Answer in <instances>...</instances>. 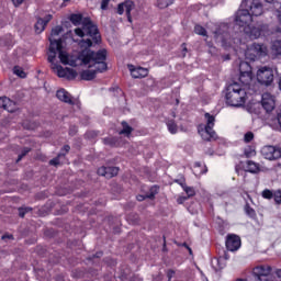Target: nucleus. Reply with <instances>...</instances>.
<instances>
[{
  "label": "nucleus",
  "mask_w": 281,
  "mask_h": 281,
  "mask_svg": "<svg viewBox=\"0 0 281 281\" xmlns=\"http://www.w3.org/2000/svg\"><path fill=\"white\" fill-rule=\"evenodd\" d=\"M123 130L120 132V135H131L133 133V127L128 125L126 122H122Z\"/></svg>",
  "instance_id": "c85d7f7f"
},
{
  "label": "nucleus",
  "mask_w": 281,
  "mask_h": 281,
  "mask_svg": "<svg viewBox=\"0 0 281 281\" xmlns=\"http://www.w3.org/2000/svg\"><path fill=\"white\" fill-rule=\"evenodd\" d=\"M60 32H63V26H56L55 29L52 30V36H59Z\"/></svg>",
  "instance_id": "ea45409f"
},
{
  "label": "nucleus",
  "mask_w": 281,
  "mask_h": 281,
  "mask_svg": "<svg viewBox=\"0 0 281 281\" xmlns=\"http://www.w3.org/2000/svg\"><path fill=\"white\" fill-rule=\"evenodd\" d=\"M32 212V207H27V206H24V207H20L19 209V216L21 218H24L25 217V214Z\"/></svg>",
  "instance_id": "c9c22d12"
},
{
  "label": "nucleus",
  "mask_w": 281,
  "mask_h": 281,
  "mask_svg": "<svg viewBox=\"0 0 281 281\" xmlns=\"http://www.w3.org/2000/svg\"><path fill=\"white\" fill-rule=\"evenodd\" d=\"M246 170L247 172H251L252 175H256L257 172H260V166L252 160H248Z\"/></svg>",
  "instance_id": "4be33fe9"
},
{
  "label": "nucleus",
  "mask_w": 281,
  "mask_h": 281,
  "mask_svg": "<svg viewBox=\"0 0 281 281\" xmlns=\"http://www.w3.org/2000/svg\"><path fill=\"white\" fill-rule=\"evenodd\" d=\"M70 21L74 25H80L81 27L75 29L76 36L83 38L79 45L80 47H92L93 44L98 45L101 41L98 26L89 18H82V14H71ZM88 36L87 38H85Z\"/></svg>",
  "instance_id": "f03ea898"
},
{
  "label": "nucleus",
  "mask_w": 281,
  "mask_h": 281,
  "mask_svg": "<svg viewBox=\"0 0 281 281\" xmlns=\"http://www.w3.org/2000/svg\"><path fill=\"white\" fill-rule=\"evenodd\" d=\"M235 281H251V280H248V279H236Z\"/></svg>",
  "instance_id": "5fc2aeb1"
},
{
  "label": "nucleus",
  "mask_w": 281,
  "mask_h": 281,
  "mask_svg": "<svg viewBox=\"0 0 281 281\" xmlns=\"http://www.w3.org/2000/svg\"><path fill=\"white\" fill-rule=\"evenodd\" d=\"M5 238H12V235H3L2 240H5Z\"/></svg>",
  "instance_id": "864d4df0"
},
{
  "label": "nucleus",
  "mask_w": 281,
  "mask_h": 281,
  "mask_svg": "<svg viewBox=\"0 0 281 281\" xmlns=\"http://www.w3.org/2000/svg\"><path fill=\"white\" fill-rule=\"evenodd\" d=\"M212 266L214 267L215 271H221V269H225V261L223 257L213 259Z\"/></svg>",
  "instance_id": "5701e85b"
},
{
  "label": "nucleus",
  "mask_w": 281,
  "mask_h": 281,
  "mask_svg": "<svg viewBox=\"0 0 281 281\" xmlns=\"http://www.w3.org/2000/svg\"><path fill=\"white\" fill-rule=\"evenodd\" d=\"M127 67L131 71L132 78H146V76H148V69L146 68H143V67L135 68V66L133 65H128Z\"/></svg>",
  "instance_id": "6ab92c4d"
},
{
  "label": "nucleus",
  "mask_w": 281,
  "mask_h": 281,
  "mask_svg": "<svg viewBox=\"0 0 281 281\" xmlns=\"http://www.w3.org/2000/svg\"><path fill=\"white\" fill-rule=\"evenodd\" d=\"M183 247H187V249L189 250V254L192 255V248L188 247V244H183Z\"/></svg>",
  "instance_id": "3c124183"
},
{
  "label": "nucleus",
  "mask_w": 281,
  "mask_h": 281,
  "mask_svg": "<svg viewBox=\"0 0 281 281\" xmlns=\"http://www.w3.org/2000/svg\"><path fill=\"white\" fill-rule=\"evenodd\" d=\"M133 10H135V2L133 0H126L117 5L116 12L120 15L125 12L128 23H133V15L131 14Z\"/></svg>",
  "instance_id": "4468645a"
},
{
  "label": "nucleus",
  "mask_w": 281,
  "mask_h": 281,
  "mask_svg": "<svg viewBox=\"0 0 281 281\" xmlns=\"http://www.w3.org/2000/svg\"><path fill=\"white\" fill-rule=\"evenodd\" d=\"M159 194V187L154 186L149 189V191L145 194L146 199H155V195Z\"/></svg>",
  "instance_id": "cd10ccee"
},
{
  "label": "nucleus",
  "mask_w": 281,
  "mask_h": 281,
  "mask_svg": "<svg viewBox=\"0 0 281 281\" xmlns=\"http://www.w3.org/2000/svg\"><path fill=\"white\" fill-rule=\"evenodd\" d=\"M204 117L206 120V125H200L198 128V133L199 135H201L204 142H212V139L214 140L218 137L216 136V132L214 131V123L216 122V119L210 113H205Z\"/></svg>",
  "instance_id": "423d86ee"
},
{
  "label": "nucleus",
  "mask_w": 281,
  "mask_h": 281,
  "mask_svg": "<svg viewBox=\"0 0 281 281\" xmlns=\"http://www.w3.org/2000/svg\"><path fill=\"white\" fill-rule=\"evenodd\" d=\"M117 172H120V168L117 167H101L98 169V175L100 177H105V179L117 177Z\"/></svg>",
  "instance_id": "a211bd4d"
},
{
  "label": "nucleus",
  "mask_w": 281,
  "mask_h": 281,
  "mask_svg": "<svg viewBox=\"0 0 281 281\" xmlns=\"http://www.w3.org/2000/svg\"><path fill=\"white\" fill-rule=\"evenodd\" d=\"M144 199H146V195H138L137 196V201H144Z\"/></svg>",
  "instance_id": "8fccbe9b"
},
{
  "label": "nucleus",
  "mask_w": 281,
  "mask_h": 281,
  "mask_svg": "<svg viewBox=\"0 0 281 281\" xmlns=\"http://www.w3.org/2000/svg\"><path fill=\"white\" fill-rule=\"evenodd\" d=\"M16 110V103L9 98L5 99L4 103V111H8L9 113H14Z\"/></svg>",
  "instance_id": "393cba45"
},
{
  "label": "nucleus",
  "mask_w": 281,
  "mask_h": 281,
  "mask_svg": "<svg viewBox=\"0 0 281 281\" xmlns=\"http://www.w3.org/2000/svg\"><path fill=\"white\" fill-rule=\"evenodd\" d=\"M251 12H249V9L246 8H241V10H239L236 14L235 18V22L236 25H239V27L243 30H245V27H247V25H249V23H251L252 18H251Z\"/></svg>",
  "instance_id": "f8f14e48"
},
{
  "label": "nucleus",
  "mask_w": 281,
  "mask_h": 281,
  "mask_svg": "<svg viewBox=\"0 0 281 281\" xmlns=\"http://www.w3.org/2000/svg\"><path fill=\"white\" fill-rule=\"evenodd\" d=\"M95 135H98V134H95L94 132L87 133V137H95Z\"/></svg>",
  "instance_id": "09e8293b"
},
{
  "label": "nucleus",
  "mask_w": 281,
  "mask_h": 281,
  "mask_svg": "<svg viewBox=\"0 0 281 281\" xmlns=\"http://www.w3.org/2000/svg\"><path fill=\"white\" fill-rule=\"evenodd\" d=\"M194 32L195 34H199V36H207V31L205 30V27L199 24L194 26Z\"/></svg>",
  "instance_id": "2f4dec72"
},
{
  "label": "nucleus",
  "mask_w": 281,
  "mask_h": 281,
  "mask_svg": "<svg viewBox=\"0 0 281 281\" xmlns=\"http://www.w3.org/2000/svg\"><path fill=\"white\" fill-rule=\"evenodd\" d=\"M256 89L243 88L238 82H233L226 88V104L229 106H245L247 95H254Z\"/></svg>",
  "instance_id": "20e7f679"
},
{
  "label": "nucleus",
  "mask_w": 281,
  "mask_h": 281,
  "mask_svg": "<svg viewBox=\"0 0 281 281\" xmlns=\"http://www.w3.org/2000/svg\"><path fill=\"white\" fill-rule=\"evenodd\" d=\"M177 115L175 113H172V117H176Z\"/></svg>",
  "instance_id": "bf43d9fd"
},
{
  "label": "nucleus",
  "mask_w": 281,
  "mask_h": 281,
  "mask_svg": "<svg viewBox=\"0 0 281 281\" xmlns=\"http://www.w3.org/2000/svg\"><path fill=\"white\" fill-rule=\"evenodd\" d=\"M274 78L276 75L271 67L263 66L257 70V82H259V85H263V87H271Z\"/></svg>",
  "instance_id": "9d476101"
},
{
  "label": "nucleus",
  "mask_w": 281,
  "mask_h": 281,
  "mask_svg": "<svg viewBox=\"0 0 281 281\" xmlns=\"http://www.w3.org/2000/svg\"><path fill=\"white\" fill-rule=\"evenodd\" d=\"M244 139H245L246 144H249V142H251V139H254V133L247 132L244 136Z\"/></svg>",
  "instance_id": "a19ab883"
},
{
  "label": "nucleus",
  "mask_w": 281,
  "mask_h": 281,
  "mask_svg": "<svg viewBox=\"0 0 281 281\" xmlns=\"http://www.w3.org/2000/svg\"><path fill=\"white\" fill-rule=\"evenodd\" d=\"M188 196H179L178 200H177V203H179V205H182V203H186V201H188Z\"/></svg>",
  "instance_id": "79ce46f5"
},
{
  "label": "nucleus",
  "mask_w": 281,
  "mask_h": 281,
  "mask_svg": "<svg viewBox=\"0 0 281 281\" xmlns=\"http://www.w3.org/2000/svg\"><path fill=\"white\" fill-rule=\"evenodd\" d=\"M181 188L186 192L187 196L190 199L196 194V191H194V188L188 187L186 183H181Z\"/></svg>",
  "instance_id": "bb28decb"
},
{
  "label": "nucleus",
  "mask_w": 281,
  "mask_h": 281,
  "mask_svg": "<svg viewBox=\"0 0 281 281\" xmlns=\"http://www.w3.org/2000/svg\"><path fill=\"white\" fill-rule=\"evenodd\" d=\"M261 155L265 157V159H269L270 161H273V159H280L281 158V148L276 146H263L261 148Z\"/></svg>",
  "instance_id": "2eb2a0df"
},
{
  "label": "nucleus",
  "mask_w": 281,
  "mask_h": 281,
  "mask_svg": "<svg viewBox=\"0 0 281 281\" xmlns=\"http://www.w3.org/2000/svg\"><path fill=\"white\" fill-rule=\"evenodd\" d=\"M167 126H168L169 133H171L172 135H175L177 131H179V128L177 127V123H175L173 120H169L167 122Z\"/></svg>",
  "instance_id": "7c9ffc66"
},
{
  "label": "nucleus",
  "mask_w": 281,
  "mask_h": 281,
  "mask_svg": "<svg viewBox=\"0 0 281 281\" xmlns=\"http://www.w3.org/2000/svg\"><path fill=\"white\" fill-rule=\"evenodd\" d=\"M276 0H266L267 3H273Z\"/></svg>",
  "instance_id": "6e6d98bb"
},
{
  "label": "nucleus",
  "mask_w": 281,
  "mask_h": 281,
  "mask_svg": "<svg viewBox=\"0 0 281 281\" xmlns=\"http://www.w3.org/2000/svg\"><path fill=\"white\" fill-rule=\"evenodd\" d=\"M195 166H196L198 168H200V167H201V162H195Z\"/></svg>",
  "instance_id": "4d7b16f0"
},
{
  "label": "nucleus",
  "mask_w": 281,
  "mask_h": 281,
  "mask_svg": "<svg viewBox=\"0 0 281 281\" xmlns=\"http://www.w3.org/2000/svg\"><path fill=\"white\" fill-rule=\"evenodd\" d=\"M64 1H69V0H64Z\"/></svg>",
  "instance_id": "680f3d73"
},
{
  "label": "nucleus",
  "mask_w": 281,
  "mask_h": 281,
  "mask_svg": "<svg viewBox=\"0 0 281 281\" xmlns=\"http://www.w3.org/2000/svg\"><path fill=\"white\" fill-rule=\"evenodd\" d=\"M24 1H25V0H12L13 4H14L15 7L21 5Z\"/></svg>",
  "instance_id": "49530a36"
},
{
  "label": "nucleus",
  "mask_w": 281,
  "mask_h": 281,
  "mask_svg": "<svg viewBox=\"0 0 281 281\" xmlns=\"http://www.w3.org/2000/svg\"><path fill=\"white\" fill-rule=\"evenodd\" d=\"M76 133H78V127L71 126L69 130V135H76Z\"/></svg>",
  "instance_id": "a18cd8bd"
},
{
  "label": "nucleus",
  "mask_w": 281,
  "mask_h": 281,
  "mask_svg": "<svg viewBox=\"0 0 281 281\" xmlns=\"http://www.w3.org/2000/svg\"><path fill=\"white\" fill-rule=\"evenodd\" d=\"M16 110V103L9 98L5 99L4 103V111H8L9 113H14Z\"/></svg>",
  "instance_id": "b1692460"
},
{
  "label": "nucleus",
  "mask_w": 281,
  "mask_h": 281,
  "mask_svg": "<svg viewBox=\"0 0 281 281\" xmlns=\"http://www.w3.org/2000/svg\"><path fill=\"white\" fill-rule=\"evenodd\" d=\"M267 55V46L265 44H251L245 50L246 60L255 61Z\"/></svg>",
  "instance_id": "1a4fd4ad"
},
{
  "label": "nucleus",
  "mask_w": 281,
  "mask_h": 281,
  "mask_svg": "<svg viewBox=\"0 0 281 281\" xmlns=\"http://www.w3.org/2000/svg\"><path fill=\"white\" fill-rule=\"evenodd\" d=\"M93 258H102V252H97L95 256H93Z\"/></svg>",
  "instance_id": "603ef678"
},
{
  "label": "nucleus",
  "mask_w": 281,
  "mask_h": 281,
  "mask_svg": "<svg viewBox=\"0 0 281 281\" xmlns=\"http://www.w3.org/2000/svg\"><path fill=\"white\" fill-rule=\"evenodd\" d=\"M265 27H269V24H263V23H259L256 26H244V30L241 32H244V34H246V36H248V38H260L261 34H262V30H265Z\"/></svg>",
  "instance_id": "ddd939ff"
},
{
  "label": "nucleus",
  "mask_w": 281,
  "mask_h": 281,
  "mask_svg": "<svg viewBox=\"0 0 281 281\" xmlns=\"http://www.w3.org/2000/svg\"><path fill=\"white\" fill-rule=\"evenodd\" d=\"M240 8H245L252 16L262 15V2L260 0H243Z\"/></svg>",
  "instance_id": "9b49d317"
},
{
  "label": "nucleus",
  "mask_w": 281,
  "mask_h": 281,
  "mask_svg": "<svg viewBox=\"0 0 281 281\" xmlns=\"http://www.w3.org/2000/svg\"><path fill=\"white\" fill-rule=\"evenodd\" d=\"M261 106L267 111V113H271L273 109H276V100L273 95L270 93H263L261 98Z\"/></svg>",
  "instance_id": "dca6fc26"
},
{
  "label": "nucleus",
  "mask_w": 281,
  "mask_h": 281,
  "mask_svg": "<svg viewBox=\"0 0 281 281\" xmlns=\"http://www.w3.org/2000/svg\"><path fill=\"white\" fill-rule=\"evenodd\" d=\"M59 58L63 65H69L70 67L87 65L89 69L80 74L81 80H93L95 74H102V71H106L108 69L105 61L106 49L93 52L89 47H85L78 56H69L67 53H60Z\"/></svg>",
  "instance_id": "f257e3e1"
},
{
  "label": "nucleus",
  "mask_w": 281,
  "mask_h": 281,
  "mask_svg": "<svg viewBox=\"0 0 281 281\" xmlns=\"http://www.w3.org/2000/svg\"><path fill=\"white\" fill-rule=\"evenodd\" d=\"M52 21V15H46L45 19H37V22L35 23V32L36 34H41L45 31V26L47 23Z\"/></svg>",
  "instance_id": "aec40b11"
},
{
  "label": "nucleus",
  "mask_w": 281,
  "mask_h": 281,
  "mask_svg": "<svg viewBox=\"0 0 281 281\" xmlns=\"http://www.w3.org/2000/svg\"><path fill=\"white\" fill-rule=\"evenodd\" d=\"M103 144H105V146H115L117 144V139L115 137H108L103 139Z\"/></svg>",
  "instance_id": "f704fd0d"
},
{
  "label": "nucleus",
  "mask_w": 281,
  "mask_h": 281,
  "mask_svg": "<svg viewBox=\"0 0 281 281\" xmlns=\"http://www.w3.org/2000/svg\"><path fill=\"white\" fill-rule=\"evenodd\" d=\"M226 248L228 251H238L240 249V237L238 235H228L226 238Z\"/></svg>",
  "instance_id": "f3484780"
},
{
  "label": "nucleus",
  "mask_w": 281,
  "mask_h": 281,
  "mask_svg": "<svg viewBox=\"0 0 281 281\" xmlns=\"http://www.w3.org/2000/svg\"><path fill=\"white\" fill-rule=\"evenodd\" d=\"M171 276H170V272H169V280H170Z\"/></svg>",
  "instance_id": "052dcab7"
},
{
  "label": "nucleus",
  "mask_w": 281,
  "mask_h": 281,
  "mask_svg": "<svg viewBox=\"0 0 281 281\" xmlns=\"http://www.w3.org/2000/svg\"><path fill=\"white\" fill-rule=\"evenodd\" d=\"M271 49H272V54H274V56H281V41L280 40L274 41L272 43Z\"/></svg>",
  "instance_id": "a878e982"
},
{
  "label": "nucleus",
  "mask_w": 281,
  "mask_h": 281,
  "mask_svg": "<svg viewBox=\"0 0 281 281\" xmlns=\"http://www.w3.org/2000/svg\"><path fill=\"white\" fill-rule=\"evenodd\" d=\"M5 100H8V97H1L0 98V109L5 108Z\"/></svg>",
  "instance_id": "c03bdc74"
},
{
  "label": "nucleus",
  "mask_w": 281,
  "mask_h": 281,
  "mask_svg": "<svg viewBox=\"0 0 281 281\" xmlns=\"http://www.w3.org/2000/svg\"><path fill=\"white\" fill-rule=\"evenodd\" d=\"M49 53H48V63H50V69H53L54 74L58 76V78H66V80H74L76 76H78V72L71 68H64L63 66L54 63L56 59V52L59 53V60H60V54H65L63 52V40H54L49 38Z\"/></svg>",
  "instance_id": "7ed1b4c3"
},
{
  "label": "nucleus",
  "mask_w": 281,
  "mask_h": 281,
  "mask_svg": "<svg viewBox=\"0 0 281 281\" xmlns=\"http://www.w3.org/2000/svg\"><path fill=\"white\" fill-rule=\"evenodd\" d=\"M183 50H184V52H188V48L184 47Z\"/></svg>",
  "instance_id": "13d9d810"
},
{
  "label": "nucleus",
  "mask_w": 281,
  "mask_h": 281,
  "mask_svg": "<svg viewBox=\"0 0 281 281\" xmlns=\"http://www.w3.org/2000/svg\"><path fill=\"white\" fill-rule=\"evenodd\" d=\"M271 271V266L259 265L252 269L250 281H276V276Z\"/></svg>",
  "instance_id": "0eeeda50"
},
{
  "label": "nucleus",
  "mask_w": 281,
  "mask_h": 281,
  "mask_svg": "<svg viewBox=\"0 0 281 281\" xmlns=\"http://www.w3.org/2000/svg\"><path fill=\"white\" fill-rule=\"evenodd\" d=\"M212 32L214 40L222 45V47H235V45L240 43L239 38H232V35H229V26H227V24L215 25L212 29Z\"/></svg>",
  "instance_id": "39448f33"
},
{
  "label": "nucleus",
  "mask_w": 281,
  "mask_h": 281,
  "mask_svg": "<svg viewBox=\"0 0 281 281\" xmlns=\"http://www.w3.org/2000/svg\"><path fill=\"white\" fill-rule=\"evenodd\" d=\"M272 196H273L276 203L278 205H280L281 204V191L280 190L276 191Z\"/></svg>",
  "instance_id": "58836bf2"
},
{
  "label": "nucleus",
  "mask_w": 281,
  "mask_h": 281,
  "mask_svg": "<svg viewBox=\"0 0 281 281\" xmlns=\"http://www.w3.org/2000/svg\"><path fill=\"white\" fill-rule=\"evenodd\" d=\"M261 196L263 199H273V192L269 189L262 191Z\"/></svg>",
  "instance_id": "4c0bfd02"
},
{
  "label": "nucleus",
  "mask_w": 281,
  "mask_h": 281,
  "mask_svg": "<svg viewBox=\"0 0 281 281\" xmlns=\"http://www.w3.org/2000/svg\"><path fill=\"white\" fill-rule=\"evenodd\" d=\"M239 82L243 88L246 89V91H249V89H256L254 86H251L252 75H251V66L247 61H241L239 64Z\"/></svg>",
  "instance_id": "6e6552de"
},
{
  "label": "nucleus",
  "mask_w": 281,
  "mask_h": 281,
  "mask_svg": "<svg viewBox=\"0 0 281 281\" xmlns=\"http://www.w3.org/2000/svg\"><path fill=\"white\" fill-rule=\"evenodd\" d=\"M172 3H175V0H157V5L158 8H160V10H164V8L172 5Z\"/></svg>",
  "instance_id": "c756f323"
},
{
  "label": "nucleus",
  "mask_w": 281,
  "mask_h": 281,
  "mask_svg": "<svg viewBox=\"0 0 281 281\" xmlns=\"http://www.w3.org/2000/svg\"><path fill=\"white\" fill-rule=\"evenodd\" d=\"M30 150H32V149L29 147H24L22 149V153L18 156L16 164H19V161H21V159H23V157H25V155H27V153H30Z\"/></svg>",
  "instance_id": "e433bc0d"
},
{
  "label": "nucleus",
  "mask_w": 281,
  "mask_h": 281,
  "mask_svg": "<svg viewBox=\"0 0 281 281\" xmlns=\"http://www.w3.org/2000/svg\"><path fill=\"white\" fill-rule=\"evenodd\" d=\"M64 150H65L66 153H68L69 150H71V147H69V145H65L64 148L61 149V153H63Z\"/></svg>",
  "instance_id": "de8ad7c7"
},
{
  "label": "nucleus",
  "mask_w": 281,
  "mask_h": 281,
  "mask_svg": "<svg viewBox=\"0 0 281 281\" xmlns=\"http://www.w3.org/2000/svg\"><path fill=\"white\" fill-rule=\"evenodd\" d=\"M60 157H65V153H59L57 157L49 160L50 166H59L60 165Z\"/></svg>",
  "instance_id": "473e14b6"
},
{
  "label": "nucleus",
  "mask_w": 281,
  "mask_h": 281,
  "mask_svg": "<svg viewBox=\"0 0 281 281\" xmlns=\"http://www.w3.org/2000/svg\"><path fill=\"white\" fill-rule=\"evenodd\" d=\"M56 95L61 102H66V104H74V101L71 100V94H69V92H67L65 89L58 90Z\"/></svg>",
  "instance_id": "412c9836"
},
{
  "label": "nucleus",
  "mask_w": 281,
  "mask_h": 281,
  "mask_svg": "<svg viewBox=\"0 0 281 281\" xmlns=\"http://www.w3.org/2000/svg\"><path fill=\"white\" fill-rule=\"evenodd\" d=\"M109 1H111V0H102L101 1V10H106V8H109Z\"/></svg>",
  "instance_id": "37998d69"
},
{
  "label": "nucleus",
  "mask_w": 281,
  "mask_h": 281,
  "mask_svg": "<svg viewBox=\"0 0 281 281\" xmlns=\"http://www.w3.org/2000/svg\"><path fill=\"white\" fill-rule=\"evenodd\" d=\"M13 72L15 74V76H19V78H25L27 75L25 74V70H23V68L15 66L13 68Z\"/></svg>",
  "instance_id": "72a5a7b5"
}]
</instances>
